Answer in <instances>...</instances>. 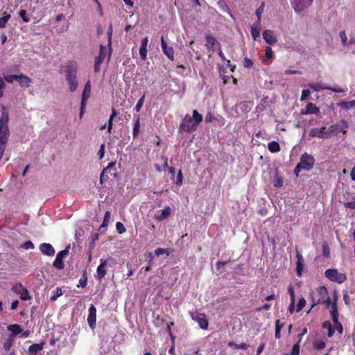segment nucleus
<instances>
[{
  "mask_svg": "<svg viewBox=\"0 0 355 355\" xmlns=\"http://www.w3.org/2000/svg\"><path fill=\"white\" fill-rule=\"evenodd\" d=\"M9 115L5 107L3 108L0 117V160L5 152L6 143L9 136L8 129Z\"/></svg>",
  "mask_w": 355,
  "mask_h": 355,
  "instance_id": "f257e3e1",
  "label": "nucleus"
},
{
  "mask_svg": "<svg viewBox=\"0 0 355 355\" xmlns=\"http://www.w3.org/2000/svg\"><path fill=\"white\" fill-rule=\"evenodd\" d=\"M330 313L331 315L333 324L329 321H325L322 324V327L323 329L328 330L329 337H331L334 335L335 330L341 335L343 334V329L342 324L338 321V313L336 302L332 304Z\"/></svg>",
  "mask_w": 355,
  "mask_h": 355,
  "instance_id": "f03ea898",
  "label": "nucleus"
},
{
  "mask_svg": "<svg viewBox=\"0 0 355 355\" xmlns=\"http://www.w3.org/2000/svg\"><path fill=\"white\" fill-rule=\"evenodd\" d=\"M202 116L197 110L193 111V115L191 116L187 114L180 125V130L189 132L197 129L198 125L202 122Z\"/></svg>",
  "mask_w": 355,
  "mask_h": 355,
  "instance_id": "7ed1b4c3",
  "label": "nucleus"
},
{
  "mask_svg": "<svg viewBox=\"0 0 355 355\" xmlns=\"http://www.w3.org/2000/svg\"><path fill=\"white\" fill-rule=\"evenodd\" d=\"M65 78L69 85L70 92H74L78 88L77 73L78 65L76 62H69L64 67Z\"/></svg>",
  "mask_w": 355,
  "mask_h": 355,
  "instance_id": "20e7f679",
  "label": "nucleus"
},
{
  "mask_svg": "<svg viewBox=\"0 0 355 355\" xmlns=\"http://www.w3.org/2000/svg\"><path fill=\"white\" fill-rule=\"evenodd\" d=\"M313 299V306L323 303L329 304L331 303V299L328 295L327 289L325 286H319L315 291L311 294Z\"/></svg>",
  "mask_w": 355,
  "mask_h": 355,
  "instance_id": "39448f33",
  "label": "nucleus"
},
{
  "mask_svg": "<svg viewBox=\"0 0 355 355\" xmlns=\"http://www.w3.org/2000/svg\"><path fill=\"white\" fill-rule=\"evenodd\" d=\"M325 277L331 282L338 284L343 283L346 279V275L339 272L336 269H328L324 272Z\"/></svg>",
  "mask_w": 355,
  "mask_h": 355,
  "instance_id": "423d86ee",
  "label": "nucleus"
},
{
  "mask_svg": "<svg viewBox=\"0 0 355 355\" xmlns=\"http://www.w3.org/2000/svg\"><path fill=\"white\" fill-rule=\"evenodd\" d=\"M299 164L302 167V170L309 171L313 168L315 164V159L312 155L304 153L301 156Z\"/></svg>",
  "mask_w": 355,
  "mask_h": 355,
  "instance_id": "0eeeda50",
  "label": "nucleus"
},
{
  "mask_svg": "<svg viewBox=\"0 0 355 355\" xmlns=\"http://www.w3.org/2000/svg\"><path fill=\"white\" fill-rule=\"evenodd\" d=\"M313 0H292L291 5L296 12H300L308 8Z\"/></svg>",
  "mask_w": 355,
  "mask_h": 355,
  "instance_id": "6e6552de",
  "label": "nucleus"
},
{
  "mask_svg": "<svg viewBox=\"0 0 355 355\" xmlns=\"http://www.w3.org/2000/svg\"><path fill=\"white\" fill-rule=\"evenodd\" d=\"M191 318L193 320L198 322L200 327L203 329L206 330L208 328L209 322L207 319L206 315L204 313H191Z\"/></svg>",
  "mask_w": 355,
  "mask_h": 355,
  "instance_id": "1a4fd4ad",
  "label": "nucleus"
},
{
  "mask_svg": "<svg viewBox=\"0 0 355 355\" xmlns=\"http://www.w3.org/2000/svg\"><path fill=\"white\" fill-rule=\"evenodd\" d=\"M69 249V247H67L66 249L59 252L57 254L55 259L54 260L53 263V266L55 268H58V269L64 268V265L63 263V259L68 255Z\"/></svg>",
  "mask_w": 355,
  "mask_h": 355,
  "instance_id": "9d476101",
  "label": "nucleus"
},
{
  "mask_svg": "<svg viewBox=\"0 0 355 355\" xmlns=\"http://www.w3.org/2000/svg\"><path fill=\"white\" fill-rule=\"evenodd\" d=\"M296 272L297 276L301 277L302 275V272L304 268V259L302 254L299 252L296 251Z\"/></svg>",
  "mask_w": 355,
  "mask_h": 355,
  "instance_id": "9b49d317",
  "label": "nucleus"
},
{
  "mask_svg": "<svg viewBox=\"0 0 355 355\" xmlns=\"http://www.w3.org/2000/svg\"><path fill=\"white\" fill-rule=\"evenodd\" d=\"M96 309L92 304L89 309V314L87 316V322L91 329H94L96 327Z\"/></svg>",
  "mask_w": 355,
  "mask_h": 355,
  "instance_id": "f8f14e48",
  "label": "nucleus"
},
{
  "mask_svg": "<svg viewBox=\"0 0 355 355\" xmlns=\"http://www.w3.org/2000/svg\"><path fill=\"white\" fill-rule=\"evenodd\" d=\"M39 248L41 252L44 255L49 257H53L55 255V249L50 243H43L40 244Z\"/></svg>",
  "mask_w": 355,
  "mask_h": 355,
  "instance_id": "ddd939ff",
  "label": "nucleus"
},
{
  "mask_svg": "<svg viewBox=\"0 0 355 355\" xmlns=\"http://www.w3.org/2000/svg\"><path fill=\"white\" fill-rule=\"evenodd\" d=\"M161 46L163 52L171 60H174V51L171 46H168L163 37L161 38Z\"/></svg>",
  "mask_w": 355,
  "mask_h": 355,
  "instance_id": "4468645a",
  "label": "nucleus"
},
{
  "mask_svg": "<svg viewBox=\"0 0 355 355\" xmlns=\"http://www.w3.org/2000/svg\"><path fill=\"white\" fill-rule=\"evenodd\" d=\"M263 37L266 43L272 45L277 42L275 33L271 30H266L263 33Z\"/></svg>",
  "mask_w": 355,
  "mask_h": 355,
  "instance_id": "2eb2a0df",
  "label": "nucleus"
},
{
  "mask_svg": "<svg viewBox=\"0 0 355 355\" xmlns=\"http://www.w3.org/2000/svg\"><path fill=\"white\" fill-rule=\"evenodd\" d=\"M100 265L97 268L96 273L97 278L101 279L107 273L106 266L107 264V261L104 259L100 260Z\"/></svg>",
  "mask_w": 355,
  "mask_h": 355,
  "instance_id": "dca6fc26",
  "label": "nucleus"
},
{
  "mask_svg": "<svg viewBox=\"0 0 355 355\" xmlns=\"http://www.w3.org/2000/svg\"><path fill=\"white\" fill-rule=\"evenodd\" d=\"M15 291L19 295V298L21 300L26 301L31 299V296L29 295L28 290L21 285H19L18 287H16L15 288Z\"/></svg>",
  "mask_w": 355,
  "mask_h": 355,
  "instance_id": "f3484780",
  "label": "nucleus"
},
{
  "mask_svg": "<svg viewBox=\"0 0 355 355\" xmlns=\"http://www.w3.org/2000/svg\"><path fill=\"white\" fill-rule=\"evenodd\" d=\"M319 112V109L312 103H308L304 108L301 110V114L303 115L318 114Z\"/></svg>",
  "mask_w": 355,
  "mask_h": 355,
  "instance_id": "a211bd4d",
  "label": "nucleus"
},
{
  "mask_svg": "<svg viewBox=\"0 0 355 355\" xmlns=\"http://www.w3.org/2000/svg\"><path fill=\"white\" fill-rule=\"evenodd\" d=\"M309 135L313 137H317L318 138L327 139L324 127L313 128L310 130Z\"/></svg>",
  "mask_w": 355,
  "mask_h": 355,
  "instance_id": "6ab92c4d",
  "label": "nucleus"
},
{
  "mask_svg": "<svg viewBox=\"0 0 355 355\" xmlns=\"http://www.w3.org/2000/svg\"><path fill=\"white\" fill-rule=\"evenodd\" d=\"M148 43V39L147 37L141 40V44L139 48V54L142 60H145L147 58V46Z\"/></svg>",
  "mask_w": 355,
  "mask_h": 355,
  "instance_id": "aec40b11",
  "label": "nucleus"
},
{
  "mask_svg": "<svg viewBox=\"0 0 355 355\" xmlns=\"http://www.w3.org/2000/svg\"><path fill=\"white\" fill-rule=\"evenodd\" d=\"M171 214V208L167 206L164 209L157 211L155 214V218L158 220H162L168 218Z\"/></svg>",
  "mask_w": 355,
  "mask_h": 355,
  "instance_id": "412c9836",
  "label": "nucleus"
},
{
  "mask_svg": "<svg viewBox=\"0 0 355 355\" xmlns=\"http://www.w3.org/2000/svg\"><path fill=\"white\" fill-rule=\"evenodd\" d=\"M206 46L207 49L214 50L216 48H218L220 44L216 38L211 36H209L206 38Z\"/></svg>",
  "mask_w": 355,
  "mask_h": 355,
  "instance_id": "4be33fe9",
  "label": "nucleus"
},
{
  "mask_svg": "<svg viewBox=\"0 0 355 355\" xmlns=\"http://www.w3.org/2000/svg\"><path fill=\"white\" fill-rule=\"evenodd\" d=\"M21 87H28L31 83V79L26 75L20 74L17 76V80Z\"/></svg>",
  "mask_w": 355,
  "mask_h": 355,
  "instance_id": "5701e85b",
  "label": "nucleus"
},
{
  "mask_svg": "<svg viewBox=\"0 0 355 355\" xmlns=\"http://www.w3.org/2000/svg\"><path fill=\"white\" fill-rule=\"evenodd\" d=\"M91 94V84L89 81L85 84L83 94H82V101L87 102L88 98L90 97Z\"/></svg>",
  "mask_w": 355,
  "mask_h": 355,
  "instance_id": "b1692460",
  "label": "nucleus"
},
{
  "mask_svg": "<svg viewBox=\"0 0 355 355\" xmlns=\"http://www.w3.org/2000/svg\"><path fill=\"white\" fill-rule=\"evenodd\" d=\"M8 329L11 332V335L10 336L11 338H13L17 334L22 332V329L20 326L17 324L9 325L8 327Z\"/></svg>",
  "mask_w": 355,
  "mask_h": 355,
  "instance_id": "393cba45",
  "label": "nucleus"
},
{
  "mask_svg": "<svg viewBox=\"0 0 355 355\" xmlns=\"http://www.w3.org/2000/svg\"><path fill=\"white\" fill-rule=\"evenodd\" d=\"M43 348V345L41 343H35L31 345L28 348L29 355H36L37 353L41 351Z\"/></svg>",
  "mask_w": 355,
  "mask_h": 355,
  "instance_id": "a878e982",
  "label": "nucleus"
},
{
  "mask_svg": "<svg viewBox=\"0 0 355 355\" xmlns=\"http://www.w3.org/2000/svg\"><path fill=\"white\" fill-rule=\"evenodd\" d=\"M260 23H257V24H254L251 26V35L254 40L260 36Z\"/></svg>",
  "mask_w": 355,
  "mask_h": 355,
  "instance_id": "bb28decb",
  "label": "nucleus"
},
{
  "mask_svg": "<svg viewBox=\"0 0 355 355\" xmlns=\"http://www.w3.org/2000/svg\"><path fill=\"white\" fill-rule=\"evenodd\" d=\"M338 132V125H332L327 130L325 129V134L327 138H329Z\"/></svg>",
  "mask_w": 355,
  "mask_h": 355,
  "instance_id": "cd10ccee",
  "label": "nucleus"
},
{
  "mask_svg": "<svg viewBox=\"0 0 355 355\" xmlns=\"http://www.w3.org/2000/svg\"><path fill=\"white\" fill-rule=\"evenodd\" d=\"M338 106L341 107L343 110H348L352 107H355V100L351 101H343L338 104Z\"/></svg>",
  "mask_w": 355,
  "mask_h": 355,
  "instance_id": "c85d7f7f",
  "label": "nucleus"
},
{
  "mask_svg": "<svg viewBox=\"0 0 355 355\" xmlns=\"http://www.w3.org/2000/svg\"><path fill=\"white\" fill-rule=\"evenodd\" d=\"M309 87L311 88L315 92H319L321 90L330 89L329 87L323 85L321 83H311L309 85Z\"/></svg>",
  "mask_w": 355,
  "mask_h": 355,
  "instance_id": "c756f323",
  "label": "nucleus"
},
{
  "mask_svg": "<svg viewBox=\"0 0 355 355\" xmlns=\"http://www.w3.org/2000/svg\"><path fill=\"white\" fill-rule=\"evenodd\" d=\"M105 50V48L103 46H101V52L99 56L96 58L95 61V71H97L99 69V66L102 62V60L105 58V55L103 54V51Z\"/></svg>",
  "mask_w": 355,
  "mask_h": 355,
  "instance_id": "7c9ffc66",
  "label": "nucleus"
},
{
  "mask_svg": "<svg viewBox=\"0 0 355 355\" xmlns=\"http://www.w3.org/2000/svg\"><path fill=\"white\" fill-rule=\"evenodd\" d=\"M268 150L271 153H277L280 150L279 144L277 141H271L268 144Z\"/></svg>",
  "mask_w": 355,
  "mask_h": 355,
  "instance_id": "2f4dec72",
  "label": "nucleus"
},
{
  "mask_svg": "<svg viewBox=\"0 0 355 355\" xmlns=\"http://www.w3.org/2000/svg\"><path fill=\"white\" fill-rule=\"evenodd\" d=\"M139 128H140V120H139V118H137L135 120L134 126H133L132 135H133L134 138H136L137 137L139 132Z\"/></svg>",
  "mask_w": 355,
  "mask_h": 355,
  "instance_id": "473e14b6",
  "label": "nucleus"
},
{
  "mask_svg": "<svg viewBox=\"0 0 355 355\" xmlns=\"http://www.w3.org/2000/svg\"><path fill=\"white\" fill-rule=\"evenodd\" d=\"M162 160L163 161V166H160L157 164L155 165V168L158 172H161L163 170H165L168 166V159L166 157L162 156Z\"/></svg>",
  "mask_w": 355,
  "mask_h": 355,
  "instance_id": "72a5a7b5",
  "label": "nucleus"
},
{
  "mask_svg": "<svg viewBox=\"0 0 355 355\" xmlns=\"http://www.w3.org/2000/svg\"><path fill=\"white\" fill-rule=\"evenodd\" d=\"M337 125H338V132H343V133H346L349 125L345 120L340 121V123Z\"/></svg>",
  "mask_w": 355,
  "mask_h": 355,
  "instance_id": "f704fd0d",
  "label": "nucleus"
},
{
  "mask_svg": "<svg viewBox=\"0 0 355 355\" xmlns=\"http://www.w3.org/2000/svg\"><path fill=\"white\" fill-rule=\"evenodd\" d=\"M283 327V324L280 323L279 320H276L275 322V338L279 339L281 336V330Z\"/></svg>",
  "mask_w": 355,
  "mask_h": 355,
  "instance_id": "c9c22d12",
  "label": "nucleus"
},
{
  "mask_svg": "<svg viewBox=\"0 0 355 355\" xmlns=\"http://www.w3.org/2000/svg\"><path fill=\"white\" fill-rule=\"evenodd\" d=\"M326 347V343L323 340H316L313 343V348L317 350H320Z\"/></svg>",
  "mask_w": 355,
  "mask_h": 355,
  "instance_id": "e433bc0d",
  "label": "nucleus"
},
{
  "mask_svg": "<svg viewBox=\"0 0 355 355\" xmlns=\"http://www.w3.org/2000/svg\"><path fill=\"white\" fill-rule=\"evenodd\" d=\"M110 218H111V212L110 211H107L105 213V216H104L103 223L101 225V227H107L110 223Z\"/></svg>",
  "mask_w": 355,
  "mask_h": 355,
  "instance_id": "4c0bfd02",
  "label": "nucleus"
},
{
  "mask_svg": "<svg viewBox=\"0 0 355 355\" xmlns=\"http://www.w3.org/2000/svg\"><path fill=\"white\" fill-rule=\"evenodd\" d=\"M10 18V14H5L2 17L0 18V28H4L6 26L7 22Z\"/></svg>",
  "mask_w": 355,
  "mask_h": 355,
  "instance_id": "58836bf2",
  "label": "nucleus"
},
{
  "mask_svg": "<svg viewBox=\"0 0 355 355\" xmlns=\"http://www.w3.org/2000/svg\"><path fill=\"white\" fill-rule=\"evenodd\" d=\"M283 186V180L277 173V172L275 173V182H274V187H281Z\"/></svg>",
  "mask_w": 355,
  "mask_h": 355,
  "instance_id": "ea45409f",
  "label": "nucleus"
},
{
  "mask_svg": "<svg viewBox=\"0 0 355 355\" xmlns=\"http://www.w3.org/2000/svg\"><path fill=\"white\" fill-rule=\"evenodd\" d=\"M228 346L234 349H245L248 348V345L245 343H242L240 345L236 344L233 342H230L228 343Z\"/></svg>",
  "mask_w": 355,
  "mask_h": 355,
  "instance_id": "a19ab883",
  "label": "nucleus"
},
{
  "mask_svg": "<svg viewBox=\"0 0 355 355\" xmlns=\"http://www.w3.org/2000/svg\"><path fill=\"white\" fill-rule=\"evenodd\" d=\"M145 94H144L138 101V102L137 103L136 105H135V110H136V112H139L144 103V101H145Z\"/></svg>",
  "mask_w": 355,
  "mask_h": 355,
  "instance_id": "79ce46f5",
  "label": "nucleus"
},
{
  "mask_svg": "<svg viewBox=\"0 0 355 355\" xmlns=\"http://www.w3.org/2000/svg\"><path fill=\"white\" fill-rule=\"evenodd\" d=\"M264 6V3H262L261 6L256 10L255 13L257 17V23L261 22V15L263 12Z\"/></svg>",
  "mask_w": 355,
  "mask_h": 355,
  "instance_id": "37998d69",
  "label": "nucleus"
},
{
  "mask_svg": "<svg viewBox=\"0 0 355 355\" xmlns=\"http://www.w3.org/2000/svg\"><path fill=\"white\" fill-rule=\"evenodd\" d=\"M154 252L156 256H159L163 254H166L167 255H168L171 253V250L169 249L159 248L156 249Z\"/></svg>",
  "mask_w": 355,
  "mask_h": 355,
  "instance_id": "c03bdc74",
  "label": "nucleus"
},
{
  "mask_svg": "<svg viewBox=\"0 0 355 355\" xmlns=\"http://www.w3.org/2000/svg\"><path fill=\"white\" fill-rule=\"evenodd\" d=\"M273 56V54H272V50L271 49V47H266V55H265V58L263 59V61L264 62H266L267 60H269V59H271Z\"/></svg>",
  "mask_w": 355,
  "mask_h": 355,
  "instance_id": "a18cd8bd",
  "label": "nucleus"
},
{
  "mask_svg": "<svg viewBox=\"0 0 355 355\" xmlns=\"http://www.w3.org/2000/svg\"><path fill=\"white\" fill-rule=\"evenodd\" d=\"M306 300L304 297H301L298 302V304L297 305L296 311L299 312L306 305Z\"/></svg>",
  "mask_w": 355,
  "mask_h": 355,
  "instance_id": "49530a36",
  "label": "nucleus"
},
{
  "mask_svg": "<svg viewBox=\"0 0 355 355\" xmlns=\"http://www.w3.org/2000/svg\"><path fill=\"white\" fill-rule=\"evenodd\" d=\"M17 76L18 75H6L3 78L8 83H12L13 81L17 80Z\"/></svg>",
  "mask_w": 355,
  "mask_h": 355,
  "instance_id": "de8ad7c7",
  "label": "nucleus"
},
{
  "mask_svg": "<svg viewBox=\"0 0 355 355\" xmlns=\"http://www.w3.org/2000/svg\"><path fill=\"white\" fill-rule=\"evenodd\" d=\"M21 248L26 249V250L33 249L34 244L33 243L32 241H27L21 245Z\"/></svg>",
  "mask_w": 355,
  "mask_h": 355,
  "instance_id": "09e8293b",
  "label": "nucleus"
},
{
  "mask_svg": "<svg viewBox=\"0 0 355 355\" xmlns=\"http://www.w3.org/2000/svg\"><path fill=\"white\" fill-rule=\"evenodd\" d=\"M116 229L119 234H123L125 232V227L123 224L121 222H117L116 224Z\"/></svg>",
  "mask_w": 355,
  "mask_h": 355,
  "instance_id": "8fccbe9b",
  "label": "nucleus"
},
{
  "mask_svg": "<svg viewBox=\"0 0 355 355\" xmlns=\"http://www.w3.org/2000/svg\"><path fill=\"white\" fill-rule=\"evenodd\" d=\"M300 354V343H297L293 347L291 355H299Z\"/></svg>",
  "mask_w": 355,
  "mask_h": 355,
  "instance_id": "3c124183",
  "label": "nucleus"
},
{
  "mask_svg": "<svg viewBox=\"0 0 355 355\" xmlns=\"http://www.w3.org/2000/svg\"><path fill=\"white\" fill-rule=\"evenodd\" d=\"M288 291L291 295V302L292 301L293 302H295V291H294V288L293 286H289L288 288Z\"/></svg>",
  "mask_w": 355,
  "mask_h": 355,
  "instance_id": "603ef678",
  "label": "nucleus"
},
{
  "mask_svg": "<svg viewBox=\"0 0 355 355\" xmlns=\"http://www.w3.org/2000/svg\"><path fill=\"white\" fill-rule=\"evenodd\" d=\"M62 295V292L60 288H57L55 294L51 297L52 300H56L57 298Z\"/></svg>",
  "mask_w": 355,
  "mask_h": 355,
  "instance_id": "864d4df0",
  "label": "nucleus"
},
{
  "mask_svg": "<svg viewBox=\"0 0 355 355\" xmlns=\"http://www.w3.org/2000/svg\"><path fill=\"white\" fill-rule=\"evenodd\" d=\"M12 339L10 337L9 340H8L6 342L3 343V347L6 350L8 351L10 350V347L12 345Z\"/></svg>",
  "mask_w": 355,
  "mask_h": 355,
  "instance_id": "5fc2aeb1",
  "label": "nucleus"
},
{
  "mask_svg": "<svg viewBox=\"0 0 355 355\" xmlns=\"http://www.w3.org/2000/svg\"><path fill=\"white\" fill-rule=\"evenodd\" d=\"M310 94H311V92H310L309 90H308V89H303L302 92V96H301L300 100L301 101L306 100L309 97Z\"/></svg>",
  "mask_w": 355,
  "mask_h": 355,
  "instance_id": "6e6d98bb",
  "label": "nucleus"
},
{
  "mask_svg": "<svg viewBox=\"0 0 355 355\" xmlns=\"http://www.w3.org/2000/svg\"><path fill=\"white\" fill-rule=\"evenodd\" d=\"M340 39H341V40L343 42V44L345 46L347 45L348 44L347 37V35H346L345 32H344V31L340 32Z\"/></svg>",
  "mask_w": 355,
  "mask_h": 355,
  "instance_id": "4d7b16f0",
  "label": "nucleus"
},
{
  "mask_svg": "<svg viewBox=\"0 0 355 355\" xmlns=\"http://www.w3.org/2000/svg\"><path fill=\"white\" fill-rule=\"evenodd\" d=\"M183 182V177L181 170L178 171V176H177V182L176 184L179 186H181Z\"/></svg>",
  "mask_w": 355,
  "mask_h": 355,
  "instance_id": "13d9d810",
  "label": "nucleus"
},
{
  "mask_svg": "<svg viewBox=\"0 0 355 355\" xmlns=\"http://www.w3.org/2000/svg\"><path fill=\"white\" fill-rule=\"evenodd\" d=\"M6 87V83L2 77L0 76V98L3 96V90Z\"/></svg>",
  "mask_w": 355,
  "mask_h": 355,
  "instance_id": "bf43d9fd",
  "label": "nucleus"
},
{
  "mask_svg": "<svg viewBox=\"0 0 355 355\" xmlns=\"http://www.w3.org/2000/svg\"><path fill=\"white\" fill-rule=\"evenodd\" d=\"M19 16L22 18L24 21L28 22L29 21V18L26 17V12L25 10H21L19 11Z\"/></svg>",
  "mask_w": 355,
  "mask_h": 355,
  "instance_id": "052dcab7",
  "label": "nucleus"
},
{
  "mask_svg": "<svg viewBox=\"0 0 355 355\" xmlns=\"http://www.w3.org/2000/svg\"><path fill=\"white\" fill-rule=\"evenodd\" d=\"M105 144H101L100 149L98 150V153L100 159H102L104 157L105 151Z\"/></svg>",
  "mask_w": 355,
  "mask_h": 355,
  "instance_id": "680f3d73",
  "label": "nucleus"
},
{
  "mask_svg": "<svg viewBox=\"0 0 355 355\" xmlns=\"http://www.w3.org/2000/svg\"><path fill=\"white\" fill-rule=\"evenodd\" d=\"M243 65L245 67L250 68L252 67L253 62L250 59L245 58L243 61Z\"/></svg>",
  "mask_w": 355,
  "mask_h": 355,
  "instance_id": "e2e57ef3",
  "label": "nucleus"
},
{
  "mask_svg": "<svg viewBox=\"0 0 355 355\" xmlns=\"http://www.w3.org/2000/svg\"><path fill=\"white\" fill-rule=\"evenodd\" d=\"M113 121H114V119H112V117H110L109 121H108V123H107V132L109 133L112 132V127H113Z\"/></svg>",
  "mask_w": 355,
  "mask_h": 355,
  "instance_id": "0e129e2a",
  "label": "nucleus"
},
{
  "mask_svg": "<svg viewBox=\"0 0 355 355\" xmlns=\"http://www.w3.org/2000/svg\"><path fill=\"white\" fill-rule=\"evenodd\" d=\"M214 119H215V117L213 114H211V113L207 114V115L205 116L206 122L210 123V122H212Z\"/></svg>",
  "mask_w": 355,
  "mask_h": 355,
  "instance_id": "69168bd1",
  "label": "nucleus"
},
{
  "mask_svg": "<svg viewBox=\"0 0 355 355\" xmlns=\"http://www.w3.org/2000/svg\"><path fill=\"white\" fill-rule=\"evenodd\" d=\"M322 250H323V254L326 257H329V253H330L329 246L327 245H324Z\"/></svg>",
  "mask_w": 355,
  "mask_h": 355,
  "instance_id": "338daca9",
  "label": "nucleus"
},
{
  "mask_svg": "<svg viewBox=\"0 0 355 355\" xmlns=\"http://www.w3.org/2000/svg\"><path fill=\"white\" fill-rule=\"evenodd\" d=\"M86 285H87V278L85 277H82L79 279V285L78 286H81L82 287H85Z\"/></svg>",
  "mask_w": 355,
  "mask_h": 355,
  "instance_id": "774afa93",
  "label": "nucleus"
}]
</instances>
